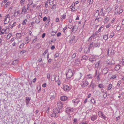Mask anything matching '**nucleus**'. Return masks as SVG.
Instances as JSON below:
<instances>
[{
	"label": "nucleus",
	"mask_w": 124,
	"mask_h": 124,
	"mask_svg": "<svg viewBox=\"0 0 124 124\" xmlns=\"http://www.w3.org/2000/svg\"><path fill=\"white\" fill-rule=\"evenodd\" d=\"M97 116L96 115H93L91 116V120H92L94 121L97 119Z\"/></svg>",
	"instance_id": "12"
},
{
	"label": "nucleus",
	"mask_w": 124,
	"mask_h": 124,
	"mask_svg": "<svg viewBox=\"0 0 124 124\" xmlns=\"http://www.w3.org/2000/svg\"><path fill=\"white\" fill-rule=\"evenodd\" d=\"M61 33L60 32H58L57 35V37H58L59 36H60L61 35Z\"/></svg>",
	"instance_id": "55"
},
{
	"label": "nucleus",
	"mask_w": 124,
	"mask_h": 124,
	"mask_svg": "<svg viewBox=\"0 0 124 124\" xmlns=\"http://www.w3.org/2000/svg\"><path fill=\"white\" fill-rule=\"evenodd\" d=\"M55 34L56 33L55 32L52 31L51 32V34L52 36H53L55 35Z\"/></svg>",
	"instance_id": "47"
},
{
	"label": "nucleus",
	"mask_w": 124,
	"mask_h": 124,
	"mask_svg": "<svg viewBox=\"0 0 124 124\" xmlns=\"http://www.w3.org/2000/svg\"><path fill=\"white\" fill-rule=\"evenodd\" d=\"M21 36V33H17L16 35V37L18 38H20Z\"/></svg>",
	"instance_id": "20"
},
{
	"label": "nucleus",
	"mask_w": 124,
	"mask_h": 124,
	"mask_svg": "<svg viewBox=\"0 0 124 124\" xmlns=\"http://www.w3.org/2000/svg\"><path fill=\"white\" fill-rule=\"evenodd\" d=\"M57 105L59 108L61 109L62 108L63 104L61 102H59L57 103Z\"/></svg>",
	"instance_id": "10"
},
{
	"label": "nucleus",
	"mask_w": 124,
	"mask_h": 124,
	"mask_svg": "<svg viewBox=\"0 0 124 124\" xmlns=\"http://www.w3.org/2000/svg\"><path fill=\"white\" fill-rule=\"evenodd\" d=\"M26 102L27 106H30V103L29 102L30 101V99L29 97H26Z\"/></svg>",
	"instance_id": "7"
},
{
	"label": "nucleus",
	"mask_w": 124,
	"mask_h": 124,
	"mask_svg": "<svg viewBox=\"0 0 124 124\" xmlns=\"http://www.w3.org/2000/svg\"><path fill=\"white\" fill-rule=\"evenodd\" d=\"M10 17V16H9V14H8L5 16V18L7 19L8 18L9 20Z\"/></svg>",
	"instance_id": "56"
},
{
	"label": "nucleus",
	"mask_w": 124,
	"mask_h": 124,
	"mask_svg": "<svg viewBox=\"0 0 124 124\" xmlns=\"http://www.w3.org/2000/svg\"><path fill=\"white\" fill-rule=\"evenodd\" d=\"M53 111L54 113L56 114L60 113V109L59 108L54 109H53Z\"/></svg>",
	"instance_id": "11"
},
{
	"label": "nucleus",
	"mask_w": 124,
	"mask_h": 124,
	"mask_svg": "<svg viewBox=\"0 0 124 124\" xmlns=\"http://www.w3.org/2000/svg\"><path fill=\"white\" fill-rule=\"evenodd\" d=\"M76 53H74L72 56V58H74L76 56Z\"/></svg>",
	"instance_id": "48"
},
{
	"label": "nucleus",
	"mask_w": 124,
	"mask_h": 124,
	"mask_svg": "<svg viewBox=\"0 0 124 124\" xmlns=\"http://www.w3.org/2000/svg\"><path fill=\"white\" fill-rule=\"evenodd\" d=\"M114 35V34L113 32L111 33V34L110 35L109 37L110 38H112Z\"/></svg>",
	"instance_id": "52"
},
{
	"label": "nucleus",
	"mask_w": 124,
	"mask_h": 124,
	"mask_svg": "<svg viewBox=\"0 0 124 124\" xmlns=\"http://www.w3.org/2000/svg\"><path fill=\"white\" fill-rule=\"evenodd\" d=\"M108 34L107 35H104L103 37V39H105V40H107L108 39Z\"/></svg>",
	"instance_id": "24"
},
{
	"label": "nucleus",
	"mask_w": 124,
	"mask_h": 124,
	"mask_svg": "<svg viewBox=\"0 0 124 124\" xmlns=\"http://www.w3.org/2000/svg\"><path fill=\"white\" fill-rule=\"evenodd\" d=\"M63 89L64 91H68L70 90V87L67 85H65L63 86Z\"/></svg>",
	"instance_id": "4"
},
{
	"label": "nucleus",
	"mask_w": 124,
	"mask_h": 124,
	"mask_svg": "<svg viewBox=\"0 0 124 124\" xmlns=\"http://www.w3.org/2000/svg\"><path fill=\"white\" fill-rule=\"evenodd\" d=\"M120 68V65H117L115 68V69L116 70H117Z\"/></svg>",
	"instance_id": "21"
},
{
	"label": "nucleus",
	"mask_w": 124,
	"mask_h": 124,
	"mask_svg": "<svg viewBox=\"0 0 124 124\" xmlns=\"http://www.w3.org/2000/svg\"><path fill=\"white\" fill-rule=\"evenodd\" d=\"M89 46L88 48L90 49H91L93 47V42L91 43Z\"/></svg>",
	"instance_id": "19"
},
{
	"label": "nucleus",
	"mask_w": 124,
	"mask_h": 124,
	"mask_svg": "<svg viewBox=\"0 0 124 124\" xmlns=\"http://www.w3.org/2000/svg\"><path fill=\"white\" fill-rule=\"evenodd\" d=\"M93 44V48L99 47L100 46V44L98 43H94Z\"/></svg>",
	"instance_id": "13"
},
{
	"label": "nucleus",
	"mask_w": 124,
	"mask_h": 124,
	"mask_svg": "<svg viewBox=\"0 0 124 124\" xmlns=\"http://www.w3.org/2000/svg\"><path fill=\"white\" fill-rule=\"evenodd\" d=\"M73 4L70 7V8H73V7L75 5V3H73Z\"/></svg>",
	"instance_id": "57"
},
{
	"label": "nucleus",
	"mask_w": 124,
	"mask_h": 124,
	"mask_svg": "<svg viewBox=\"0 0 124 124\" xmlns=\"http://www.w3.org/2000/svg\"><path fill=\"white\" fill-rule=\"evenodd\" d=\"M17 16H18V14L16 12H15L14 13L13 16L15 17H17Z\"/></svg>",
	"instance_id": "49"
},
{
	"label": "nucleus",
	"mask_w": 124,
	"mask_h": 124,
	"mask_svg": "<svg viewBox=\"0 0 124 124\" xmlns=\"http://www.w3.org/2000/svg\"><path fill=\"white\" fill-rule=\"evenodd\" d=\"M107 10L108 12V13L110 12V11L111 10V8L109 7H108L107 8Z\"/></svg>",
	"instance_id": "40"
},
{
	"label": "nucleus",
	"mask_w": 124,
	"mask_h": 124,
	"mask_svg": "<svg viewBox=\"0 0 124 124\" xmlns=\"http://www.w3.org/2000/svg\"><path fill=\"white\" fill-rule=\"evenodd\" d=\"M19 61V60L18 59H16L13 62V64H14V63H15V62H16V63H17Z\"/></svg>",
	"instance_id": "53"
},
{
	"label": "nucleus",
	"mask_w": 124,
	"mask_h": 124,
	"mask_svg": "<svg viewBox=\"0 0 124 124\" xmlns=\"http://www.w3.org/2000/svg\"><path fill=\"white\" fill-rule=\"evenodd\" d=\"M37 40V38H35L34 39L33 41H32V43H34L36 42Z\"/></svg>",
	"instance_id": "50"
},
{
	"label": "nucleus",
	"mask_w": 124,
	"mask_h": 124,
	"mask_svg": "<svg viewBox=\"0 0 124 124\" xmlns=\"http://www.w3.org/2000/svg\"><path fill=\"white\" fill-rule=\"evenodd\" d=\"M67 29V27L66 26L64 28H63V31L64 32H65V31Z\"/></svg>",
	"instance_id": "64"
},
{
	"label": "nucleus",
	"mask_w": 124,
	"mask_h": 124,
	"mask_svg": "<svg viewBox=\"0 0 124 124\" xmlns=\"http://www.w3.org/2000/svg\"><path fill=\"white\" fill-rule=\"evenodd\" d=\"M72 102L74 103V105H76L78 104L80 102V100L78 98H76L72 100Z\"/></svg>",
	"instance_id": "5"
},
{
	"label": "nucleus",
	"mask_w": 124,
	"mask_h": 124,
	"mask_svg": "<svg viewBox=\"0 0 124 124\" xmlns=\"http://www.w3.org/2000/svg\"><path fill=\"white\" fill-rule=\"evenodd\" d=\"M100 61H98L96 63L95 65V68H97L98 67L100 63Z\"/></svg>",
	"instance_id": "27"
},
{
	"label": "nucleus",
	"mask_w": 124,
	"mask_h": 124,
	"mask_svg": "<svg viewBox=\"0 0 124 124\" xmlns=\"http://www.w3.org/2000/svg\"><path fill=\"white\" fill-rule=\"evenodd\" d=\"M94 60L95 59L94 58L93 59V58L92 59L90 58L89 59V60L92 62L93 63L95 62V60Z\"/></svg>",
	"instance_id": "28"
},
{
	"label": "nucleus",
	"mask_w": 124,
	"mask_h": 124,
	"mask_svg": "<svg viewBox=\"0 0 124 124\" xmlns=\"http://www.w3.org/2000/svg\"><path fill=\"white\" fill-rule=\"evenodd\" d=\"M48 51V49H47L45 50V52L43 54V55L45 56L46 54L47 53Z\"/></svg>",
	"instance_id": "41"
},
{
	"label": "nucleus",
	"mask_w": 124,
	"mask_h": 124,
	"mask_svg": "<svg viewBox=\"0 0 124 124\" xmlns=\"http://www.w3.org/2000/svg\"><path fill=\"white\" fill-rule=\"evenodd\" d=\"M24 43L21 44L20 45L19 48H22L24 47Z\"/></svg>",
	"instance_id": "32"
},
{
	"label": "nucleus",
	"mask_w": 124,
	"mask_h": 124,
	"mask_svg": "<svg viewBox=\"0 0 124 124\" xmlns=\"http://www.w3.org/2000/svg\"><path fill=\"white\" fill-rule=\"evenodd\" d=\"M25 1V0H21L20 1V3L21 4V5H23Z\"/></svg>",
	"instance_id": "39"
},
{
	"label": "nucleus",
	"mask_w": 124,
	"mask_h": 124,
	"mask_svg": "<svg viewBox=\"0 0 124 124\" xmlns=\"http://www.w3.org/2000/svg\"><path fill=\"white\" fill-rule=\"evenodd\" d=\"M59 55V54L57 52L54 55V57H58Z\"/></svg>",
	"instance_id": "45"
},
{
	"label": "nucleus",
	"mask_w": 124,
	"mask_h": 124,
	"mask_svg": "<svg viewBox=\"0 0 124 124\" xmlns=\"http://www.w3.org/2000/svg\"><path fill=\"white\" fill-rule=\"evenodd\" d=\"M98 87L100 88H102L104 87V86L102 84H101L98 85Z\"/></svg>",
	"instance_id": "22"
},
{
	"label": "nucleus",
	"mask_w": 124,
	"mask_h": 124,
	"mask_svg": "<svg viewBox=\"0 0 124 124\" xmlns=\"http://www.w3.org/2000/svg\"><path fill=\"white\" fill-rule=\"evenodd\" d=\"M110 23H109L108 24L106 25V27L107 28H108L110 27Z\"/></svg>",
	"instance_id": "60"
},
{
	"label": "nucleus",
	"mask_w": 124,
	"mask_h": 124,
	"mask_svg": "<svg viewBox=\"0 0 124 124\" xmlns=\"http://www.w3.org/2000/svg\"><path fill=\"white\" fill-rule=\"evenodd\" d=\"M89 57L88 56H86L85 55H82L81 58V60H87Z\"/></svg>",
	"instance_id": "9"
},
{
	"label": "nucleus",
	"mask_w": 124,
	"mask_h": 124,
	"mask_svg": "<svg viewBox=\"0 0 124 124\" xmlns=\"http://www.w3.org/2000/svg\"><path fill=\"white\" fill-rule=\"evenodd\" d=\"M27 20L26 19H25L23 20V23H22V24L23 25H25L26 24V23L27 22Z\"/></svg>",
	"instance_id": "31"
},
{
	"label": "nucleus",
	"mask_w": 124,
	"mask_h": 124,
	"mask_svg": "<svg viewBox=\"0 0 124 124\" xmlns=\"http://www.w3.org/2000/svg\"><path fill=\"white\" fill-rule=\"evenodd\" d=\"M59 77L58 76H55L54 79L55 80L56 82L57 81H58Z\"/></svg>",
	"instance_id": "26"
},
{
	"label": "nucleus",
	"mask_w": 124,
	"mask_h": 124,
	"mask_svg": "<svg viewBox=\"0 0 124 124\" xmlns=\"http://www.w3.org/2000/svg\"><path fill=\"white\" fill-rule=\"evenodd\" d=\"M26 12H27V11L25 7V6H23L22 8L21 13L22 14H25Z\"/></svg>",
	"instance_id": "14"
},
{
	"label": "nucleus",
	"mask_w": 124,
	"mask_h": 124,
	"mask_svg": "<svg viewBox=\"0 0 124 124\" xmlns=\"http://www.w3.org/2000/svg\"><path fill=\"white\" fill-rule=\"evenodd\" d=\"M88 84V82L87 79L83 81L81 84L82 87H83L87 86Z\"/></svg>",
	"instance_id": "2"
},
{
	"label": "nucleus",
	"mask_w": 124,
	"mask_h": 124,
	"mask_svg": "<svg viewBox=\"0 0 124 124\" xmlns=\"http://www.w3.org/2000/svg\"><path fill=\"white\" fill-rule=\"evenodd\" d=\"M71 9V11H74L75 10V8L74 7L70 8Z\"/></svg>",
	"instance_id": "62"
},
{
	"label": "nucleus",
	"mask_w": 124,
	"mask_h": 124,
	"mask_svg": "<svg viewBox=\"0 0 124 124\" xmlns=\"http://www.w3.org/2000/svg\"><path fill=\"white\" fill-rule=\"evenodd\" d=\"M100 75V74L98 73V75L97 77V79L98 80H100V78L99 77V75Z\"/></svg>",
	"instance_id": "54"
},
{
	"label": "nucleus",
	"mask_w": 124,
	"mask_h": 124,
	"mask_svg": "<svg viewBox=\"0 0 124 124\" xmlns=\"http://www.w3.org/2000/svg\"><path fill=\"white\" fill-rule=\"evenodd\" d=\"M121 29V27L119 25H118L116 27V30L118 31L120 30Z\"/></svg>",
	"instance_id": "46"
},
{
	"label": "nucleus",
	"mask_w": 124,
	"mask_h": 124,
	"mask_svg": "<svg viewBox=\"0 0 124 124\" xmlns=\"http://www.w3.org/2000/svg\"><path fill=\"white\" fill-rule=\"evenodd\" d=\"M61 17H62V19H65V18L66 15L65 14H63V15Z\"/></svg>",
	"instance_id": "37"
},
{
	"label": "nucleus",
	"mask_w": 124,
	"mask_h": 124,
	"mask_svg": "<svg viewBox=\"0 0 124 124\" xmlns=\"http://www.w3.org/2000/svg\"><path fill=\"white\" fill-rule=\"evenodd\" d=\"M51 116H54V117H56L58 116L57 115V114H56V113H54L52 114H51Z\"/></svg>",
	"instance_id": "36"
},
{
	"label": "nucleus",
	"mask_w": 124,
	"mask_h": 124,
	"mask_svg": "<svg viewBox=\"0 0 124 124\" xmlns=\"http://www.w3.org/2000/svg\"><path fill=\"white\" fill-rule=\"evenodd\" d=\"M112 87V85L111 84H110L108 86V89L109 90L111 89Z\"/></svg>",
	"instance_id": "30"
},
{
	"label": "nucleus",
	"mask_w": 124,
	"mask_h": 124,
	"mask_svg": "<svg viewBox=\"0 0 124 124\" xmlns=\"http://www.w3.org/2000/svg\"><path fill=\"white\" fill-rule=\"evenodd\" d=\"M3 44V42L2 39L0 38V45H2Z\"/></svg>",
	"instance_id": "58"
},
{
	"label": "nucleus",
	"mask_w": 124,
	"mask_h": 124,
	"mask_svg": "<svg viewBox=\"0 0 124 124\" xmlns=\"http://www.w3.org/2000/svg\"><path fill=\"white\" fill-rule=\"evenodd\" d=\"M41 45L37 43L35 46V47L37 48L38 49H39L41 47Z\"/></svg>",
	"instance_id": "17"
},
{
	"label": "nucleus",
	"mask_w": 124,
	"mask_h": 124,
	"mask_svg": "<svg viewBox=\"0 0 124 124\" xmlns=\"http://www.w3.org/2000/svg\"><path fill=\"white\" fill-rule=\"evenodd\" d=\"M47 78L48 79H49L50 78V74L49 73L47 74Z\"/></svg>",
	"instance_id": "43"
},
{
	"label": "nucleus",
	"mask_w": 124,
	"mask_h": 124,
	"mask_svg": "<svg viewBox=\"0 0 124 124\" xmlns=\"http://www.w3.org/2000/svg\"><path fill=\"white\" fill-rule=\"evenodd\" d=\"M47 18L46 16L44 17L43 19V21H45L47 20Z\"/></svg>",
	"instance_id": "59"
},
{
	"label": "nucleus",
	"mask_w": 124,
	"mask_h": 124,
	"mask_svg": "<svg viewBox=\"0 0 124 124\" xmlns=\"http://www.w3.org/2000/svg\"><path fill=\"white\" fill-rule=\"evenodd\" d=\"M77 119L76 118H75L73 120V123L74 124H76L77 123Z\"/></svg>",
	"instance_id": "34"
},
{
	"label": "nucleus",
	"mask_w": 124,
	"mask_h": 124,
	"mask_svg": "<svg viewBox=\"0 0 124 124\" xmlns=\"http://www.w3.org/2000/svg\"><path fill=\"white\" fill-rule=\"evenodd\" d=\"M7 18H5L4 19V24H6L8 23L9 21V20L8 21L7 23H5V22H6V21L7 20Z\"/></svg>",
	"instance_id": "44"
},
{
	"label": "nucleus",
	"mask_w": 124,
	"mask_h": 124,
	"mask_svg": "<svg viewBox=\"0 0 124 124\" xmlns=\"http://www.w3.org/2000/svg\"><path fill=\"white\" fill-rule=\"evenodd\" d=\"M66 108V112L67 113L70 114L71 112H73L74 109L73 108H71L70 107H68L67 108Z\"/></svg>",
	"instance_id": "3"
},
{
	"label": "nucleus",
	"mask_w": 124,
	"mask_h": 124,
	"mask_svg": "<svg viewBox=\"0 0 124 124\" xmlns=\"http://www.w3.org/2000/svg\"><path fill=\"white\" fill-rule=\"evenodd\" d=\"M68 99V97L66 96H63L61 97L60 99L61 101H65Z\"/></svg>",
	"instance_id": "15"
},
{
	"label": "nucleus",
	"mask_w": 124,
	"mask_h": 124,
	"mask_svg": "<svg viewBox=\"0 0 124 124\" xmlns=\"http://www.w3.org/2000/svg\"><path fill=\"white\" fill-rule=\"evenodd\" d=\"M54 97H54V95H53L51 96V97H50V99L51 100H52L53 99H54Z\"/></svg>",
	"instance_id": "63"
},
{
	"label": "nucleus",
	"mask_w": 124,
	"mask_h": 124,
	"mask_svg": "<svg viewBox=\"0 0 124 124\" xmlns=\"http://www.w3.org/2000/svg\"><path fill=\"white\" fill-rule=\"evenodd\" d=\"M80 62V60L79 59H76L75 61V63L78 64Z\"/></svg>",
	"instance_id": "25"
},
{
	"label": "nucleus",
	"mask_w": 124,
	"mask_h": 124,
	"mask_svg": "<svg viewBox=\"0 0 124 124\" xmlns=\"http://www.w3.org/2000/svg\"><path fill=\"white\" fill-rule=\"evenodd\" d=\"M90 101H91L93 103H96L95 100L93 98Z\"/></svg>",
	"instance_id": "33"
},
{
	"label": "nucleus",
	"mask_w": 124,
	"mask_h": 124,
	"mask_svg": "<svg viewBox=\"0 0 124 124\" xmlns=\"http://www.w3.org/2000/svg\"><path fill=\"white\" fill-rule=\"evenodd\" d=\"M109 19L108 17H106L105 18L104 20L106 21H109Z\"/></svg>",
	"instance_id": "61"
},
{
	"label": "nucleus",
	"mask_w": 124,
	"mask_h": 124,
	"mask_svg": "<svg viewBox=\"0 0 124 124\" xmlns=\"http://www.w3.org/2000/svg\"><path fill=\"white\" fill-rule=\"evenodd\" d=\"M26 52V51L25 50H23L21 51L20 53L21 54H23L24 53H25Z\"/></svg>",
	"instance_id": "38"
},
{
	"label": "nucleus",
	"mask_w": 124,
	"mask_h": 124,
	"mask_svg": "<svg viewBox=\"0 0 124 124\" xmlns=\"http://www.w3.org/2000/svg\"><path fill=\"white\" fill-rule=\"evenodd\" d=\"M10 4V2L9 1H8L5 4L4 7L5 8H7L9 6Z\"/></svg>",
	"instance_id": "18"
},
{
	"label": "nucleus",
	"mask_w": 124,
	"mask_h": 124,
	"mask_svg": "<svg viewBox=\"0 0 124 124\" xmlns=\"http://www.w3.org/2000/svg\"><path fill=\"white\" fill-rule=\"evenodd\" d=\"M80 77H79L78 79H77V80L78 81H79L80 79L81 78V77H82L83 75L81 74V73H80Z\"/></svg>",
	"instance_id": "42"
},
{
	"label": "nucleus",
	"mask_w": 124,
	"mask_h": 124,
	"mask_svg": "<svg viewBox=\"0 0 124 124\" xmlns=\"http://www.w3.org/2000/svg\"><path fill=\"white\" fill-rule=\"evenodd\" d=\"M56 6V4H54L51 7V9H53L54 8H55Z\"/></svg>",
	"instance_id": "51"
},
{
	"label": "nucleus",
	"mask_w": 124,
	"mask_h": 124,
	"mask_svg": "<svg viewBox=\"0 0 124 124\" xmlns=\"http://www.w3.org/2000/svg\"><path fill=\"white\" fill-rule=\"evenodd\" d=\"M116 78V75H113L111 77V79H112L114 78Z\"/></svg>",
	"instance_id": "35"
},
{
	"label": "nucleus",
	"mask_w": 124,
	"mask_h": 124,
	"mask_svg": "<svg viewBox=\"0 0 124 124\" xmlns=\"http://www.w3.org/2000/svg\"><path fill=\"white\" fill-rule=\"evenodd\" d=\"M99 115L101 117V118H102L104 120H107L106 119V117L104 116V114L103 112L100 111L99 112Z\"/></svg>",
	"instance_id": "6"
},
{
	"label": "nucleus",
	"mask_w": 124,
	"mask_h": 124,
	"mask_svg": "<svg viewBox=\"0 0 124 124\" xmlns=\"http://www.w3.org/2000/svg\"><path fill=\"white\" fill-rule=\"evenodd\" d=\"M73 73L72 72L71 69H69L67 73L66 74V76L67 79H69L70 78L73 79Z\"/></svg>",
	"instance_id": "1"
},
{
	"label": "nucleus",
	"mask_w": 124,
	"mask_h": 124,
	"mask_svg": "<svg viewBox=\"0 0 124 124\" xmlns=\"http://www.w3.org/2000/svg\"><path fill=\"white\" fill-rule=\"evenodd\" d=\"M75 36H73L72 37L71 36V38L70 39L71 40H72V41H73L74 43H76V41L75 40Z\"/></svg>",
	"instance_id": "23"
},
{
	"label": "nucleus",
	"mask_w": 124,
	"mask_h": 124,
	"mask_svg": "<svg viewBox=\"0 0 124 124\" xmlns=\"http://www.w3.org/2000/svg\"><path fill=\"white\" fill-rule=\"evenodd\" d=\"M109 70V69L107 67H106L104 68L103 70L102 73L104 74H105L107 73L108 71Z\"/></svg>",
	"instance_id": "8"
},
{
	"label": "nucleus",
	"mask_w": 124,
	"mask_h": 124,
	"mask_svg": "<svg viewBox=\"0 0 124 124\" xmlns=\"http://www.w3.org/2000/svg\"><path fill=\"white\" fill-rule=\"evenodd\" d=\"M90 49L88 48H86L84 49V52L86 53H88L90 51Z\"/></svg>",
	"instance_id": "16"
},
{
	"label": "nucleus",
	"mask_w": 124,
	"mask_h": 124,
	"mask_svg": "<svg viewBox=\"0 0 124 124\" xmlns=\"http://www.w3.org/2000/svg\"><path fill=\"white\" fill-rule=\"evenodd\" d=\"M12 35V34L11 33H9L7 36V39H9Z\"/></svg>",
	"instance_id": "29"
}]
</instances>
